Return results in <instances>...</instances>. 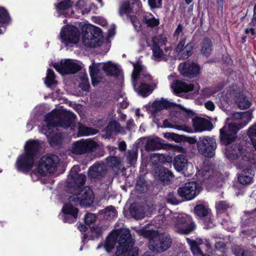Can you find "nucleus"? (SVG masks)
Listing matches in <instances>:
<instances>
[{
  "label": "nucleus",
  "mask_w": 256,
  "mask_h": 256,
  "mask_svg": "<svg viewBox=\"0 0 256 256\" xmlns=\"http://www.w3.org/2000/svg\"><path fill=\"white\" fill-rule=\"evenodd\" d=\"M118 243L116 254L117 256H136L138 248L132 247L134 239L130 236L128 229H120L112 231L107 236L104 244V248L107 252H110Z\"/></svg>",
  "instance_id": "nucleus-1"
},
{
  "label": "nucleus",
  "mask_w": 256,
  "mask_h": 256,
  "mask_svg": "<svg viewBox=\"0 0 256 256\" xmlns=\"http://www.w3.org/2000/svg\"><path fill=\"white\" fill-rule=\"evenodd\" d=\"M76 169L77 167L74 166L70 170L68 182L70 190L73 194L69 197L70 202L74 204H80L81 206H90L94 200L92 192L88 186L82 188L85 182L86 176L75 172Z\"/></svg>",
  "instance_id": "nucleus-2"
},
{
  "label": "nucleus",
  "mask_w": 256,
  "mask_h": 256,
  "mask_svg": "<svg viewBox=\"0 0 256 256\" xmlns=\"http://www.w3.org/2000/svg\"><path fill=\"white\" fill-rule=\"evenodd\" d=\"M75 120V116L71 112L64 110H54L45 116L44 122L40 131L46 134L48 138H53L51 130L55 126H60L64 128L70 127Z\"/></svg>",
  "instance_id": "nucleus-3"
},
{
  "label": "nucleus",
  "mask_w": 256,
  "mask_h": 256,
  "mask_svg": "<svg viewBox=\"0 0 256 256\" xmlns=\"http://www.w3.org/2000/svg\"><path fill=\"white\" fill-rule=\"evenodd\" d=\"M133 66L132 78L134 88L142 96L150 94L156 88V82L144 70L140 62L134 63Z\"/></svg>",
  "instance_id": "nucleus-4"
},
{
  "label": "nucleus",
  "mask_w": 256,
  "mask_h": 256,
  "mask_svg": "<svg viewBox=\"0 0 256 256\" xmlns=\"http://www.w3.org/2000/svg\"><path fill=\"white\" fill-rule=\"evenodd\" d=\"M138 232L144 237L149 238L148 247L153 251L164 252L171 246V239L168 234H159L157 232L146 230L144 228L139 230Z\"/></svg>",
  "instance_id": "nucleus-5"
},
{
  "label": "nucleus",
  "mask_w": 256,
  "mask_h": 256,
  "mask_svg": "<svg viewBox=\"0 0 256 256\" xmlns=\"http://www.w3.org/2000/svg\"><path fill=\"white\" fill-rule=\"evenodd\" d=\"M103 36L99 28L92 26L86 27L82 33V42L88 47L100 46L102 41Z\"/></svg>",
  "instance_id": "nucleus-6"
},
{
  "label": "nucleus",
  "mask_w": 256,
  "mask_h": 256,
  "mask_svg": "<svg viewBox=\"0 0 256 256\" xmlns=\"http://www.w3.org/2000/svg\"><path fill=\"white\" fill-rule=\"evenodd\" d=\"M172 221L176 230L180 234H188L196 228L191 218L186 214H179L174 216Z\"/></svg>",
  "instance_id": "nucleus-7"
},
{
  "label": "nucleus",
  "mask_w": 256,
  "mask_h": 256,
  "mask_svg": "<svg viewBox=\"0 0 256 256\" xmlns=\"http://www.w3.org/2000/svg\"><path fill=\"white\" fill-rule=\"evenodd\" d=\"M197 146L199 152L202 155L212 158L215 154L216 148V140L212 137L204 136L200 138Z\"/></svg>",
  "instance_id": "nucleus-8"
},
{
  "label": "nucleus",
  "mask_w": 256,
  "mask_h": 256,
  "mask_svg": "<svg viewBox=\"0 0 256 256\" xmlns=\"http://www.w3.org/2000/svg\"><path fill=\"white\" fill-rule=\"evenodd\" d=\"M58 162V158L55 156H42L38 164V173L42 176L54 173L56 169Z\"/></svg>",
  "instance_id": "nucleus-9"
},
{
  "label": "nucleus",
  "mask_w": 256,
  "mask_h": 256,
  "mask_svg": "<svg viewBox=\"0 0 256 256\" xmlns=\"http://www.w3.org/2000/svg\"><path fill=\"white\" fill-rule=\"evenodd\" d=\"M62 42L67 46H72L76 44L80 40L78 30L72 26H67L62 28L60 32Z\"/></svg>",
  "instance_id": "nucleus-10"
},
{
  "label": "nucleus",
  "mask_w": 256,
  "mask_h": 256,
  "mask_svg": "<svg viewBox=\"0 0 256 256\" xmlns=\"http://www.w3.org/2000/svg\"><path fill=\"white\" fill-rule=\"evenodd\" d=\"M240 129L235 123L226 120L224 126L220 130L221 140L225 144H229L234 140L236 133Z\"/></svg>",
  "instance_id": "nucleus-11"
},
{
  "label": "nucleus",
  "mask_w": 256,
  "mask_h": 256,
  "mask_svg": "<svg viewBox=\"0 0 256 256\" xmlns=\"http://www.w3.org/2000/svg\"><path fill=\"white\" fill-rule=\"evenodd\" d=\"M202 190L201 186L194 182L186 183L179 188L178 192L179 196L186 200L194 199Z\"/></svg>",
  "instance_id": "nucleus-12"
},
{
  "label": "nucleus",
  "mask_w": 256,
  "mask_h": 256,
  "mask_svg": "<svg viewBox=\"0 0 256 256\" xmlns=\"http://www.w3.org/2000/svg\"><path fill=\"white\" fill-rule=\"evenodd\" d=\"M54 68L60 73L64 74H74L81 68L80 64L76 60L67 59L62 60L60 64H54Z\"/></svg>",
  "instance_id": "nucleus-13"
},
{
  "label": "nucleus",
  "mask_w": 256,
  "mask_h": 256,
  "mask_svg": "<svg viewBox=\"0 0 256 256\" xmlns=\"http://www.w3.org/2000/svg\"><path fill=\"white\" fill-rule=\"evenodd\" d=\"M97 146L96 142L90 140H81L74 143L72 147V152L76 154L94 151Z\"/></svg>",
  "instance_id": "nucleus-14"
},
{
  "label": "nucleus",
  "mask_w": 256,
  "mask_h": 256,
  "mask_svg": "<svg viewBox=\"0 0 256 256\" xmlns=\"http://www.w3.org/2000/svg\"><path fill=\"white\" fill-rule=\"evenodd\" d=\"M252 119V113L249 111L246 112H238L231 114L226 119L228 122L235 123L239 128L245 126Z\"/></svg>",
  "instance_id": "nucleus-15"
},
{
  "label": "nucleus",
  "mask_w": 256,
  "mask_h": 256,
  "mask_svg": "<svg viewBox=\"0 0 256 256\" xmlns=\"http://www.w3.org/2000/svg\"><path fill=\"white\" fill-rule=\"evenodd\" d=\"M178 70L182 76L192 78L200 74V67L196 63L188 61L180 64Z\"/></svg>",
  "instance_id": "nucleus-16"
},
{
  "label": "nucleus",
  "mask_w": 256,
  "mask_h": 256,
  "mask_svg": "<svg viewBox=\"0 0 256 256\" xmlns=\"http://www.w3.org/2000/svg\"><path fill=\"white\" fill-rule=\"evenodd\" d=\"M34 163V156L24 152L18 158L16 166L18 171L26 172L32 168Z\"/></svg>",
  "instance_id": "nucleus-17"
},
{
  "label": "nucleus",
  "mask_w": 256,
  "mask_h": 256,
  "mask_svg": "<svg viewBox=\"0 0 256 256\" xmlns=\"http://www.w3.org/2000/svg\"><path fill=\"white\" fill-rule=\"evenodd\" d=\"M186 38H183L179 42L176 52V54L171 56L178 58H187L192 54V51L193 48V44L191 42L187 44L184 46Z\"/></svg>",
  "instance_id": "nucleus-18"
},
{
  "label": "nucleus",
  "mask_w": 256,
  "mask_h": 256,
  "mask_svg": "<svg viewBox=\"0 0 256 256\" xmlns=\"http://www.w3.org/2000/svg\"><path fill=\"white\" fill-rule=\"evenodd\" d=\"M238 152L240 154L242 166H252L256 164L254 152L250 148L240 147Z\"/></svg>",
  "instance_id": "nucleus-19"
},
{
  "label": "nucleus",
  "mask_w": 256,
  "mask_h": 256,
  "mask_svg": "<svg viewBox=\"0 0 256 256\" xmlns=\"http://www.w3.org/2000/svg\"><path fill=\"white\" fill-rule=\"evenodd\" d=\"M141 2L139 0H130L128 2L122 4L119 10L121 16L125 14L128 16L132 13H134L141 7Z\"/></svg>",
  "instance_id": "nucleus-20"
},
{
  "label": "nucleus",
  "mask_w": 256,
  "mask_h": 256,
  "mask_svg": "<svg viewBox=\"0 0 256 256\" xmlns=\"http://www.w3.org/2000/svg\"><path fill=\"white\" fill-rule=\"evenodd\" d=\"M104 63H95L92 62V64L89 66L90 74L92 79V82L94 86L96 85L102 78L100 74L101 70H103L101 65Z\"/></svg>",
  "instance_id": "nucleus-21"
},
{
  "label": "nucleus",
  "mask_w": 256,
  "mask_h": 256,
  "mask_svg": "<svg viewBox=\"0 0 256 256\" xmlns=\"http://www.w3.org/2000/svg\"><path fill=\"white\" fill-rule=\"evenodd\" d=\"M62 212L64 214L62 220L64 222H72L77 218L78 210L72 204H64Z\"/></svg>",
  "instance_id": "nucleus-22"
},
{
  "label": "nucleus",
  "mask_w": 256,
  "mask_h": 256,
  "mask_svg": "<svg viewBox=\"0 0 256 256\" xmlns=\"http://www.w3.org/2000/svg\"><path fill=\"white\" fill-rule=\"evenodd\" d=\"M106 171L104 163L95 164L89 168L88 175L91 178H98L104 176Z\"/></svg>",
  "instance_id": "nucleus-23"
},
{
  "label": "nucleus",
  "mask_w": 256,
  "mask_h": 256,
  "mask_svg": "<svg viewBox=\"0 0 256 256\" xmlns=\"http://www.w3.org/2000/svg\"><path fill=\"white\" fill-rule=\"evenodd\" d=\"M193 126L196 131L203 132L212 129L211 122L202 118H195L192 119Z\"/></svg>",
  "instance_id": "nucleus-24"
},
{
  "label": "nucleus",
  "mask_w": 256,
  "mask_h": 256,
  "mask_svg": "<svg viewBox=\"0 0 256 256\" xmlns=\"http://www.w3.org/2000/svg\"><path fill=\"white\" fill-rule=\"evenodd\" d=\"M171 87L176 93L180 94L192 91L194 90V86L191 84L176 80L172 84Z\"/></svg>",
  "instance_id": "nucleus-25"
},
{
  "label": "nucleus",
  "mask_w": 256,
  "mask_h": 256,
  "mask_svg": "<svg viewBox=\"0 0 256 256\" xmlns=\"http://www.w3.org/2000/svg\"><path fill=\"white\" fill-rule=\"evenodd\" d=\"M169 50H170L168 48L164 52L156 44H154L152 47V59L158 61L166 59L167 56H172L170 52H168Z\"/></svg>",
  "instance_id": "nucleus-26"
},
{
  "label": "nucleus",
  "mask_w": 256,
  "mask_h": 256,
  "mask_svg": "<svg viewBox=\"0 0 256 256\" xmlns=\"http://www.w3.org/2000/svg\"><path fill=\"white\" fill-rule=\"evenodd\" d=\"M191 164L188 162V160L184 154H178L174 158V166L178 172L186 170Z\"/></svg>",
  "instance_id": "nucleus-27"
},
{
  "label": "nucleus",
  "mask_w": 256,
  "mask_h": 256,
  "mask_svg": "<svg viewBox=\"0 0 256 256\" xmlns=\"http://www.w3.org/2000/svg\"><path fill=\"white\" fill-rule=\"evenodd\" d=\"M173 106V104L164 98L156 100L152 104V112H156L164 108H168Z\"/></svg>",
  "instance_id": "nucleus-28"
},
{
  "label": "nucleus",
  "mask_w": 256,
  "mask_h": 256,
  "mask_svg": "<svg viewBox=\"0 0 256 256\" xmlns=\"http://www.w3.org/2000/svg\"><path fill=\"white\" fill-rule=\"evenodd\" d=\"M145 140H146L145 148L146 150H159L162 147L160 140L158 138H148Z\"/></svg>",
  "instance_id": "nucleus-29"
},
{
  "label": "nucleus",
  "mask_w": 256,
  "mask_h": 256,
  "mask_svg": "<svg viewBox=\"0 0 256 256\" xmlns=\"http://www.w3.org/2000/svg\"><path fill=\"white\" fill-rule=\"evenodd\" d=\"M254 176V174L252 170L246 169L238 176V180L242 184H249L252 182Z\"/></svg>",
  "instance_id": "nucleus-30"
},
{
  "label": "nucleus",
  "mask_w": 256,
  "mask_h": 256,
  "mask_svg": "<svg viewBox=\"0 0 256 256\" xmlns=\"http://www.w3.org/2000/svg\"><path fill=\"white\" fill-rule=\"evenodd\" d=\"M142 22L148 27L153 28L159 24V20L148 12L144 14Z\"/></svg>",
  "instance_id": "nucleus-31"
},
{
  "label": "nucleus",
  "mask_w": 256,
  "mask_h": 256,
  "mask_svg": "<svg viewBox=\"0 0 256 256\" xmlns=\"http://www.w3.org/2000/svg\"><path fill=\"white\" fill-rule=\"evenodd\" d=\"M39 144L36 140H30L26 144L24 152L34 157L36 151L39 148Z\"/></svg>",
  "instance_id": "nucleus-32"
},
{
  "label": "nucleus",
  "mask_w": 256,
  "mask_h": 256,
  "mask_svg": "<svg viewBox=\"0 0 256 256\" xmlns=\"http://www.w3.org/2000/svg\"><path fill=\"white\" fill-rule=\"evenodd\" d=\"M194 212L199 216H210L211 210L208 205L204 203L196 205L194 208Z\"/></svg>",
  "instance_id": "nucleus-33"
},
{
  "label": "nucleus",
  "mask_w": 256,
  "mask_h": 256,
  "mask_svg": "<svg viewBox=\"0 0 256 256\" xmlns=\"http://www.w3.org/2000/svg\"><path fill=\"white\" fill-rule=\"evenodd\" d=\"M101 66L102 67L104 71L107 74L114 75L116 74L118 72V68L116 65L111 62L104 63V64L101 65Z\"/></svg>",
  "instance_id": "nucleus-34"
},
{
  "label": "nucleus",
  "mask_w": 256,
  "mask_h": 256,
  "mask_svg": "<svg viewBox=\"0 0 256 256\" xmlns=\"http://www.w3.org/2000/svg\"><path fill=\"white\" fill-rule=\"evenodd\" d=\"M212 50V44L210 40L204 38L201 43V52L206 56H208Z\"/></svg>",
  "instance_id": "nucleus-35"
},
{
  "label": "nucleus",
  "mask_w": 256,
  "mask_h": 256,
  "mask_svg": "<svg viewBox=\"0 0 256 256\" xmlns=\"http://www.w3.org/2000/svg\"><path fill=\"white\" fill-rule=\"evenodd\" d=\"M157 177L161 181H168L172 178V174L168 169L161 168L158 172Z\"/></svg>",
  "instance_id": "nucleus-36"
},
{
  "label": "nucleus",
  "mask_w": 256,
  "mask_h": 256,
  "mask_svg": "<svg viewBox=\"0 0 256 256\" xmlns=\"http://www.w3.org/2000/svg\"><path fill=\"white\" fill-rule=\"evenodd\" d=\"M236 102L239 108L242 110L248 108L251 104L248 98L243 95L240 96Z\"/></svg>",
  "instance_id": "nucleus-37"
},
{
  "label": "nucleus",
  "mask_w": 256,
  "mask_h": 256,
  "mask_svg": "<svg viewBox=\"0 0 256 256\" xmlns=\"http://www.w3.org/2000/svg\"><path fill=\"white\" fill-rule=\"evenodd\" d=\"M104 217L106 218L114 219L117 214L116 210L112 206L107 207L102 211Z\"/></svg>",
  "instance_id": "nucleus-38"
},
{
  "label": "nucleus",
  "mask_w": 256,
  "mask_h": 256,
  "mask_svg": "<svg viewBox=\"0 0 256 256\" xmlns=\"http://www.w3.org/2000/svg\"><path fill=\"white\" fill-rule=\"evenodd\" d=\"M78 11L82 14L88 13L90 10V7L88 2H85L84 0H79L76 6Z\"/></svg>",
  "instance_id": "nucleus-39"
},
{
  "label": "nucleus",
  "mask_w": 256,
  "mask_h": 256,
  "mask_svg": "<svg viewBox=\"0 0 256 256\" xmlns=\"http://www.w3.org/2000/svg\"><path fill=\"white\" fill-rule=\"evenodd\" d=\"M122 160L118 156H109L106 158L107 164L112 168H118Z\"/></svg>",
  "instance_id": "nucleus-40"
},
{
  "label": "nucleus",
  "mask_w": 256,
  "mask_h": 256,
  "mask_svg": "<svg viewBox=\"0 0 256 256\" xmlns=\"http://www.w3.org/2000/svg\"><path fill=\"white\" fill-rule=\"evenodd\" d=\"M78 133L80 136L94 135L98 133V130L92 128L80 126L78 128Z\"/></svg>",
  "instance_id": "nucleus-41"
},
{
  "label": "nucleus",
  "mask_w": 256,
  "mask_h": 256,
  "mask_svg": "<svg viewBox=\"0 0 256 256\" xmlns=\"http://www.w3.org/2000/svg\"><path fill=\"white\" fill-rule=\"evenodd\" d=\"M213 173L212 170L210 167L204 166L202 170H199L197 174L198 176H201L204 178H208Z\"/></svg>",
  "instance_id": "nucleus-42"
},
{
  "label": "nucleus",
  "mask_w": 256,
  "mask_h": 256,
  "mask_svg": "<svg viewBox=\"0 0 256 256\" xmlns=\"http://www.w3.org/2000/svg\"><path fill=\"white\" fill-rule=\"evenodd\" d=\"M55 76L54 72L50 69H48L47 70V76L46 78V84L50 86L53 84H56Z\"/></svg>",
  "instance_id": "nucleus-43"
},
{
  "label": "nucleus",
  "mask_w": 256,
  "mask_h": 256,
  "mask_svg": "<svg viewBox=\"0 0 256 256\" xmlns=\"http://www.w3.org/2000/svg\"><path fill=\"white\" fill-rule=\"evenodd\" d=\"M80 86L82 88L86 91L89 88V84L88 82V76L85 74H82L80 77Z\"/></svg>",
  "instance_id": "nucleus-44"
},
{
  "label": "nucleus",
  "mask_w": 256,
  "mask_h": 256,
  "mask_svg": "<svg viewBox=\"0 0 256 256\" xmlns=\"http://www.w3.org/2000/svg\"><path fill=\"white\" fill-rule=\"evenodd\" d=\"M164 126L165 128H172L178 130H182L186 132H190V130L188 127L178 125L172 126L170 122L166 120H165L164 121Z\"/></svg>",
  "instance_id": "nucleus-45"
},
{
  "label": "nucleus",
  "mask_w": 256,
  "mask_h": 256,
  "mask_svg": "<svg viewBox=\"0 0 256 256\" xmlns=\"http://www.w3.org/2000/svg\"><path fill=\"white\" fill-rule=\"evenodd\" d=\"M167 41V38L165 35L162 34L155 36L152 39L154 44H164Z\"/></svg>",
  "instance_id": "nucleus-46"
},
{
  "label": "nucleus",
  "mask_w": 256,
  "mask_h": 256,
  "mask_svg": "<svg viewBox=\"0 0 256 256\" xmlns=\"http://www.w3.org/2000/svg\"><path fill=\"white\" fill-rule=\"evenodd\" d=\"M10 18L7 11L3 8H0V22L6 23L8 22Z\"/></svg>",
  "instance_id": "nucleus-47"
},
{
  "label": "nucleus",
  "mask_w": 256,
  "mask_h": 256,
  "mask_svg": "<svg viewBox=\"0 0 256 256\" xmlns=\"http://www.w3.org/2000/svg\"><path fill=\"white\" fill-rule=\"evenodd\" d=\"M72 6V2L70 0H66L60 2L57 8L60 10H66Z\"/></svg>",
  "instance_id": "nucleus-48"
},
{
  "label": "nucleus",
  "mask_w": 256,
  "mask_h": 256,
  "mask_svg": "<svg viewBox=\"0 0 256 256\" xmlns=\"http://www.w3.org/2000/svg\"><path fill=\"white\" fill-rule=\"evenodd\" d=\"M236 150H234L227 149L226 152V156L227 158L230 160H236L238 157V154L237 152H236Z\"/></svg>",
  "instance_id": "nucleus-49"
},
{
  "label": "nucleus",
  "mask_w": 256,
  "mask_h": 256,
  "mask_svg": "<svg viewBox=\"0 0 256 256\" xmlns=\"http://www.w3.org/2000/svg\"><path fill=\"white\" fill-rule=\"evenodd\" d=\"M182 30V25L180 24H178L174 34V37L175 39L178 40L179 38L183 36Z\"/></svg>",
  "instance_id": "nucleus-50"
},
{
  "label": "nucleus",
  "mask_w": 256,
  "mask_h": 256,
  "mask_svg": "<svg viewBox=\"0 0 256 256\" xmlns=\"http://www.w3.org/2000/svg\"><path fill=\"white\" fill-rule=\"evenodd\" d=\"M96 220V216L93 214H88L86 215L84 221L86 224H90Z\"/></svg>",
  "instance_id": "nucleus-51"
},
{
  "label": "nucleus",
  "mask_w": 256,
  "mask_h": 256,
  "mask_svg": "<svg viewBox=\"0 0 256 256\" xmlns=\"http://www.w3.org/2000/svg\"><path fill=\"white\" fill-rule=\"evenodd\" d=\"M248 134L250 138H256V123L249 128L248 130Z\"/></svg>",
  "instance_id": "nucleus-52"
},
{
  "label": "nucleus",
  "mask_w": 256,
  "mask_h": 256,
  "mask_svg": "<svg viewBox=\"0 0 256 256\" xmlns=\"http://www.w3.org/2000/svg\"><path fill=\"white\" fill-rule=\"evenodd\" d=\"M162 0H148L149 6L152 8H160L162 5Z\"/></svg>",
  "instance_id": "nucleus-53"
},
{
  "label": "nucleus",
  "mask_w": 256,
  "mask_h": 256,
  "mask_svg": "<svg viewBox=\"0 0 256 256\" xmlns=\"http://www.w3.org/2000/svg\"><path fill=\"white\" fill-rule=\"evenodd\" d=\"M130 19L134 28L137 30H139L140 27V24L136 17V16H131Z\"/></svg>",
  "instance_id": "nucleus-54"
},
{
  "label": "nucleus",
  "mask_w": 256,
  "mask_h": 256,
  "mask_svg": "<svg viewBox=\"0 0 256 256\" xmlns=\"http://www.w3.org/2000/svg\"><path fill=\"white\" fill-rule=\"evenodd\" d=\"M228 207L226 202H219L216 204V208L218 210H224Z\"/></svg>",
  "instance_id": "nucleus-55"
},
{
  "label": "nucleus",
  "mask_w": 256,
  "mask_h": 256,
  "mask_svg": "<svg viewBox=\"0 0 256 256\" xmlns=\"http://www.w3.org/2000/svg\"><path fill=\"white\" fill-rule=\"evenodd\" d=\"M214 92L211 88H206L202 90L201 94L204 97H208Z\"/></svg>",
  "instance_id": "nucleus-56"
},
{
  "label": "nucleus",
  "mask_w": 256,
  "mask_h": 256,
  "mask_svg": "<svg viewBox=\"0 0 256 256\" xmlns=\"http://www.w3.org/2000/svg\"><path fill=\"white\" fill-rule=\"evenodd\" d=\"M234 252L236 256H250L248 252L241 248L236 249Z\"/></svg>",
  "instance_id": "nucleus-57"
},
{
  "label": "nucleus",
  "mask_w": 256,
  "mask_h": 256,
  "mask_svg": "<svg viewBox=\"0 0 256 256\" xmlns=\"http://www.w3.org/2000/svg\"><path fill=\"white\" fill-rule=\"evenodd\" d=\"M205 108L208 110L214 111L216 108L214 103L212 101H208L204 104Z\"/></svg>",
  "instance_id": "nucleus-58"
},
{
  "label": "nucleus",
  "mask_w": 256,
  "mask_h": 256,
  "mask_svg": "<svg viewBox=\"0 0 256 256\" xmlns=\"http://www.w3.org/2000/svg\"><path fill=\"white\" fill-rule=\"evenodd\" d=\"M104 230V228H103L102 227L96 226L92 228V232L94 234L96 235V236H98L102 234Z\"/></svg>",
  "instance_id": "nucleus-59"
},
{
  "label": "nucleus",
  "mask_w": 256,
  "mask_h": 256,
  "mask_svg": "<svg viewBox=\"0 0 256 256\" xmlns=\"http://www.w3.org/2000/svg\"><path fill=\"white\" fill-rule=\"evenodd\" d=\"M165 138L172 139L176 141L178 140V136L174 133L166 132L164 134Z\"/></svg>",
  "instance_id": "nucleus-60"
},
{
  "label": "nucleus",
  "mask_w": 256,
  "mask_h": 256,
  "mask_svg": "<svg viewBox=\"0 0 256 256\" xmlns=\"http://www.w3.org/2000/svg\"><path fill=\"white\" fill-rule=\"evenodd\" d=\"M246 33L250 37H254L256 35V32L253 28H246L245 30Z\"/></svg>",
  "instance_id": "nucleus-61"
},
{
  "label": "nucleus",
  "mask_w": 256,
  "mask_h": 256,
  "mask_svg": "<svg viewBox=\"0 0 256 256\" xmlns=\"http://www.w3.org/2000/svg\"><path fill=\"white\" fill-rule=\"evenodd\" d=\"M167 200L168 202L172 204H178V201L176 200V198L173 197L171 194H170Z\"/></svg>",
  "instance_id": "nucleus-62"
},
{
  "label": "nucleus",
  "mask_w": 256,
  "mask_h": 256,
  "mask_svg": "<svg viewBox=\"0 0 256 256\" xmlns=\"http://www.w3.org/2000/svg\"><path fill=\"white\" fill-rule=\"evenodd\" d=\"M137 156L136 154L133 152L132 154H130V156H128V159L130 161V163L132 164L136 160Z\"/></svg>",
  "instance_id": "nucleus-63"
},
{
  "label": "nucleus",
  "mask_w": 256,
  "mask_h": 256,
  "mask_svg": "<svg viewBox=\"0 0 256 256\" xmlns=\"http://www.w3.org/2000/svg\"><path fill=\"white\" fill-rule=\"evenodd\" d=\"M204 226L206 228H210L214 226V224L210 220H208V222H204Z\"/></svg>",
  "instance_id": "nucleus-64"
}]
</instances>
